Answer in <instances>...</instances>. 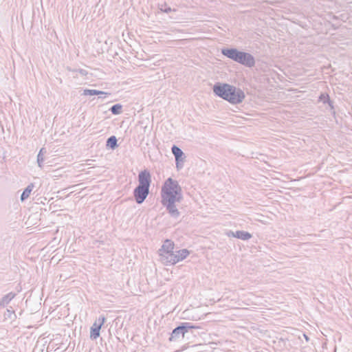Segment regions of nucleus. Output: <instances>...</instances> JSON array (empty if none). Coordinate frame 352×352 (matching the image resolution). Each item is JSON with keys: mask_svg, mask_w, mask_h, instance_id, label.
<instances>
[{"mask_svg": "<svg viewBox=\"0 0 352 352\" xmlns=\"http://www.w3.org/2000/svg\"><path fill=\"white\" fill-rule=\"evenodd\" d=\"M106 320V318L104 316H100L96 322H97L98 324H102V326L104 324V322Z\"/></svg>", "mask_w": 352, "mask_h": 352, "instance_id": "6ab92c4d", "label": "nucleus"}, {"mask_svg": "<svg viewBox=\"0 0 352 352\" xmlns=\"http://www.w3.org/2000/svg\"><path fill=\"white\" fill-rule=\"evenodd\" d=\"M108 94L102 91H98L96 89H84L82 95L84 96H94V95H107Z\"/></svg>", "mask_w": 352, "mask_h": 352, "instance_id": "2eb2a0df", "label": "nucleus"}, {"mask_svg": "<svg viewBox=\"0 0 352 352\" xmlns=\"http://www.w3.org/2000/svg\"><path fill=\"white\" fill-rule=\"evenodd\" d=\"M67 69H68L69 71L72 72L73 73H77V71H78V69H70V68H69V67L67 68Z\"/></svg>", "mask_w": 352, "mask_h": 352, "instance_id": "b1692460", "label": "nucleus"}, {"mask_svg": "<svg viewBox=\"0 0 352 352\" xmlns=\"http://www.w3.org/2000/svg\"><path fill=\"white\" fill-rule=\"evenodd\" d=\"M117 142L118 140L116 136H111L107 140V146H109L111 148L114 149L116 147H118Z\"/></svg>", "mask_w": 352, "mask_h": 352, "instance_id": "dca6fc26", "label": "nucleus"}, {"mask_svg": "<svg viewBox=\"0 0 352 352\" xmlns=\"http://www.w3.org/2000/svg\"><path fill=\"white\" fill-rule=\"evenodd\" d=\"M221 54L232 60L249 67L255 65V60L252 55L239 51L236 48H223L221 50Z\"/></svg>", "mask_w": 352, "mask_h": 352, "instance_id": "f03ea898", "label": "nucleus"}, {"mask_svg": "<svg viewBox=\"0 0 352 352\" xmlns=\"http://www.w3.org/2000/svg\"><path fill=\"white\" fill-rule=\"evenodd\" d=\"M34 187V184L32 183H30L26 187V188H25V190H23V192H22V194L21 195V201H25L30 197V195L31 192L32 191Z\"/></svg>", "mask_w": 352, "mask_h": 352, "instance_id": "f8f14e48", "label": "nucleus"}, {"mask_svg": "<svg viewBox=\"0 0 352 352\" xmlns=\"http://www.w3.org/2000/svg\"><path fill=\"white\" fill-rule=\"evenodd\" d=\"M185 333H186V330L185 331V327L179 326L173 331L170 340H172L176 339L179 336V335H182L184 337Z\"/></svg>", "mask_w": 352, "mask_h": 352, "instance_id": "9b49d317", "label": "nucleus"}, {"mask_svg": "<svg viewBox=\"0 0 352 352\" xmlns=\"http://www.w3.org/2000/svg\"><path fill=\"white\" fill-rule=\"evenodd\" d=\"M101 327L102 324H98L97 322H95L93 324L90 331V338L91 339L95 340L100 336V331Z\"/></svg>", "mask_w": 352, "mask_h": 352, "instance_id": "1a4fd4ad", "label": "nucleus"}, {"mask_svg": "<svg viewBox=\"0 0 352 352\" xmlns=\"http://www.w3.org/2000/svg\"><path fill=\"white\" fill-rule=\"evenodd\" d=\"M46 151H45V148H41V150L39 151L38 152V154L37 155V163H38V166L40 167V168H42L43 167V163L44 162V153H45Z\"/></svg>", "mask_w": 352, "mask_h": 352, "instance_id": "f3484780", "label": "nucleus"}, {"mask_svg": "<svg viewBox=\"0 0 352 352\" xmlns=\"http://www.w3.org/2000/svg\"><path fill=\"white\" fill-rule=\"evenodd\" d=\"M122 106L120 104H116L111 107L110 111L114 115H119L122 113Z\"/></svg>", "mask_w": 352, "mask_h": 352, "instance_id": "a211bd4d", "label": "nucleus"}, {"mask_svg": "<svg viewBox=\"0 0 352 352\" xmlns=\"http://www.w3.org/2000/svg\"><path fill=\"white\" fill-rule=\"evenodd\" d=\"M227 234H228V236L235 237V232H234L230 231L229 232H228Z\"/></svg>", "mask_w": 352, "mask_h": 352, "instance_id": "5701e85b", "label": "nucleus"}, {"mask_svg": "<svg viewBox=\"0 0 352 352\" xmlns=\"http://www.w3.org/2000/svg\"><path fill=\"white\" fill-rule=\"evenodd\" d=\"M228 91H229L228 101L232 104L241 103L245 97L243 90L229 84H228Z\"/></svg>", "mask_w": 352, "mask_h": 352, "instance_id": "20e7f679", "label": "nucleus"}, {"mask_svg": "<svg viewBox=\"0 0 352 352\" xmlns=\"http://www.w3.org/2000/svg\"><path fill=\"white\" fill-rule=\"evenodd\" d=\"M212 89L217 96L228 101L229 91H228L227 83H217L213 86Z\"/></svg>", "mask_w": 352, "mask_h": 352, "instance_id": "39448f33", "label": "nucleus"}, {"mask_svg": "<svg viewBox=\"0 0 352 352\" xmlns=\"http://www.w3.org/2000/svg\"><path fill=\"white\" fill-rule=\"evenodd\" d=\"M149 193V188L138 186L133 192L134 197L138 204H142Z\"/></svg>", "mask_w": 352, "mask_h": 352, "instance_id": "423d86ee", "label": "nucleus"}, {"mask_svg": "<svg viewBox=\"0 0 352 352\" xmlns=\"http://www.w3.org/2000/svg\"><path fill=\"white\" fill-rule=\"evenodd\" d=\"M138 186L149 188L151 182V175L147 170L141 171L138 175Z\"/></svg>", "mask_w": 352, "mask_h": 352, "instance_id": "6e6552de", "label": "nucleus"}, {"mask_svg": "<svg viewBox=\"0 0 352 352\" xmlns=\"http://www.w3.org/2000/svg\"><path fill=\"white\" fill-rule=\"evenodd\" d=\"M77 73H78L81 76H85L87 75L88 72L83 69H78Z\"/></svg>", "mask_w": 352, "mask_h": 352, "instance_id": "aec40b11", "label": "nucleus"}, {"mask_svg": "<svg viewBox=\"0 0 352 352\" xmlns=\"http://www.w3.org/2000/svg\"><path fill=\"white\" fill-rule=\"evenodd\" d=\"M15 296V294L10 292L5 295L0 300V306L4 307L8 305Z\"/></svg>", "mask_w": 352, "mask_h": 352, "instance_id": "4468645a", "label": "nucleus"}, {"mask_svg": "<svg viewBox=\"0 0 352 352\" xmlns=\"http://www.w3.org/2000/svg\"><path fill=\"white\" fill-rule=\"evenodd\" d=\"M174 243L169 239L164 241L162 246L158 250L160 261L165 264L168 265L169 258L173 254Z\"/></svg>", "mask_w": 352, "mask_h": 352, "instance_id": "7ed1b4c3", "label": "nucleus"}, {"mask_svg": "<svg viewBox=\"0 0 352 352\" xmlns=\"http://www.w3.org/2000/svg\"><path fill=\"white\" fill-rule=\"evenodd\" d=\"M189 251L186 249L175 251L173 252L172 256H170V258H169L168 264L174 265L179 261L185 259L189 255Z\"/></svg>", "mask_w": 352, "mask_h": 352, "instance_id": "0eeeda50", "label": "nucleus"}, {"mask_svg": "<svg viewBox=\"0 0 352 352\" xmlns=\"http://www.w3.org/2000/svg\"><path fill=\"white\" fill-rule=\"evenodd\" d=\"M252 237V234L248 232L243 230H238L235 232V238L240 239L243 241L250 239Z\"/></svg>", "mask_w": 352, "mask_h": 352, "instance_id": "ddd939ff", "label": "nucleus"}, {"mask_svg": "<svg viewBox=\"0 0 352 352\" xmlns=\"http://www.w3.org/2000/svg\"><path fill=\"white\" fill-rule=\"evenodd\" d=\"M171 151L175 157V160L177 162V167L179 168V161L182 160V157L184 155V153L181 148L175 145L173 146Z\"/></svg>", "mask_w": 352, "mask_h": 352, "instance_id": "9d476101", "label": "nucleus"}, {"mask_svg": "<svg viewBox=\"0 0 352 352\" xmlns=\"http://www.w3.org/2000/svg\"><path fill=\"white\" fill-rule=\"evenodd\" d=\"M181 327H185V331L186 330V332L188 331V329L192 328V327L188 322L183 324Z\"/></svg>", "mask_w": 352, "mask_h": 352, "instance_id": "4be33fe9", "label": "nucleus"}, {"mask_svg": "<svg viewBox=\"0 0 352 352\" xmlns=\"http://www.w3.org/2000/svg\"><path fill=\"white\" fill-rule=\"evenodd\" d=\"M160 10L166 13H168L172 10L170 7H167L166 5L164 6V8H163V6H162Z\"/></svg>", "mask_w": 352, "mask_h": 352, "instance_id": "412c9836", "label": "nucleus"}, {"mask_svg": "<svg viewBox=\"0 0 352 352\" xmlns=\"http://www.w3.org/2000/svg\"><path fill=\"white\" fill-rule=\"evenodd\" d=\"M303 336L305 338L306 341H309V338L306 334L304 333Z\"/></svg>", "mask_w": 352, "mask_h": 352, "instance_id": "393cba45", "label": "nucleus"}, {"mask_svg": "<svg viewBox=\"0 0 352 352\" xmlns=\"http://www.w3.org/2000/svg\"><path fill=\"white\" fill-rule=\"evenodd\" d=\"M162 203L166 208L170 216L175 219L179 217L180 213L176 208L175 203L182 200V188L178 182L168 178L162 188Z\"/></svg>", "mask_w": 352, "mask_h": 352, "instance_id": "f257e3e1", "label": "nucleus"}]
</instances>
